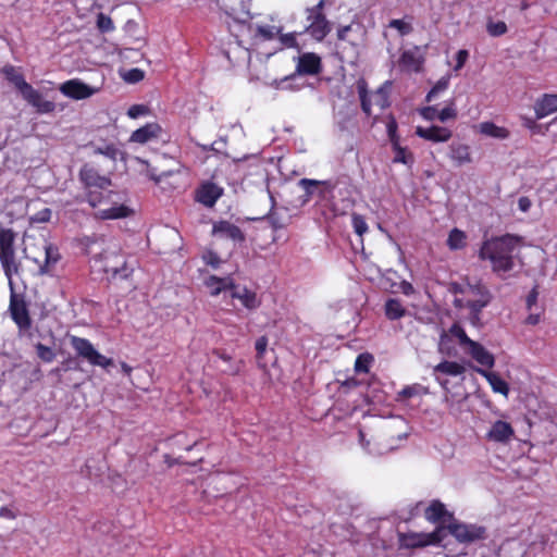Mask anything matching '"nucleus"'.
Listing matches in <instances>:
<instances>
[{"instance_id":"nucleus-1","label":"nucleus","mask_w":557,"mask_h":557,"mask_svg":"<svg viewBox=\"0 0 557 557\" xmlns=\"http://www.w3.org/2000/svg\"><path fill=\"white\" fill-rule=\"evenodd\" d=\"M81 180L86 189L87 201L97 210L96 215L99 219H121L132 213L128 207L120 203V194L109 189L110 178L99 175L91 165L86 164L81 170Z\"/></svg>"},{"instance_id":"nucleus-2","label":"nucleus","mask_w":557,"mask_h":557,"mask_svg":"<svg viewBox=\"0 0 557 557\" xmlns=\"http://www.w3.org/2000/svg\"><path fill=\"white\" fill-rule=\"evenodd\" d=\"M520 250V239L512 235L493 237L485 240L479 252L483 261H488L494 273L499 276L512 271Z\"/></svg>"},{"instance_id":"nucleus-3","label":"nucleus","mask_w":557,"mask_h":557,"mask_svg":"<svg viewBox=\"0 0 557 557\" xmlns=\"http://www.w3.org/2000/svg\"><path fill=\"white\" fill-rule=\"evenodd\" d=\"M450 290L455 294L454 305L459 310L460 318L472 325H480V313L491 299V293L482 283H453Z\"/></svg>"},{"instance_id":"nucleus-4","label":"nucleus","mask_w":557,"mask_h":557,"mask_svg":"<svg viewBox=\"0 0 557 557\" xmlns=\"http://www.w3.org/2000/svg\"><path fill=\"white\" fill-rule=\"evenodd\" d=\"M457 343L465 354L470 355L479 364L485 368H493L495 363L494 356L485 349L480 343L468 337L465 330L458 324H453L447 331L441 334L438 342L440 352L447 356H456L455 348Z\"/></svg>"},{"instance_id":"nucleus-5","label":"nucleus","mask_w":557,"mask_h":557,"mask_svg":"<svg viewBox=\"0 0 557 557\" xmlns=\"http://www.w3.org/2000/svg\"><path fill=\"white\" fill-rule=\"evenodd\" d=\"M23 252L25 257L32 260L40 274L50 273L60 259L57 247L49 244L42 236L35 237L25 233L23 236Z\"/></svg>"},{"instance_id":"nucleus-6","label":"nucleus","mask_w":557,"mask_h":557,"mask_svg":"<svg viewBox=\"0 0 557 557\" xmlns=\"http://www.w3.org/2000/svg\"><path fill=\"white\" fill-rule=\"evenodd\" d=\"M15 233L0 224V262L7 276L17 271L14 250Z\"/></svg>"},{"instance_id":"nucleus-7","label":"nucleus","mask_w":557,"mask_h":557,"mask_svg":"<svg viewBox=\"0 0 557 557\" xmlns=\"http://www.w3.org/2000/svg\"><path fill=\"white\" fill-rule=\"evenodd\" d=\"M103 86V78L99 84L88 85L79 78H72L59 86L62 95L73 100H85L98 94Z\"/></svg>"},{"instance_id":"nucleus-8","label":"nucleus","mask_w":557,"mask_h":557,"mask_svg":"<svg viewBox=\"0 0 557 557\" xmlns=\"http://www.w3.org/2000/svg\"><path fill=\"white\" fill-rule=\"evenodd\" d=\"M70 342L76 352L86 359L90 364L101 368H108L113 363V360L101 355L92 344L82 337L71 336Z\"/></svg>"},{"instance_id":"nucleus-9","label":"nucleus","mask_w":557,"mask_h":557,"mask_svg":"<svg viewBox=\"0 0 557 557\" xmlns=\"http://www.w3.org/2000/svg\"><path fill=\"white\" fill-rule=\"evenodd\" d=\"M358 89L361 98V104L363 111L368 115H376L375 111L381 112L388 106L387 91L384 88H380L374 92L367 94L364 89V83H358Z\"/></svg>"},{"instance_id":"nucleus-10","label":"nucleus","mask_w":557,"mask_h":557,"mask_svg":"<svg viewBox=\"0 0 557 557\" xmlns=\"http://www.w3.org/2000/svg\"><path fill=\"white\" fill-rule=\"evenodd\" d=\"M324 0H319L318 3L308 10V26L307 30L317 39L322 40L330 32V25L325 16L322 14Z\"/></svg>"},{"instance_id":"nucleus-11","label":"nucleus","mask_w":557,"mask_h":557,"mask_svg":"<svg viewBox=\"0 0 557 557\" xmlns=\"http://www.w3.org/2000/svg\"><path fill=\"white\" fill-rule=\"evenodd\" d=\"M444 528H438L431 533L410 532L401 537L404 547L414 548L429 545H436L444 541Z\"/></svg>"},{"instance_id":"nucleus-12","label":"nucleus","mask_w":557,"mask_h":557,"mask_svg":"<svg viewBox=\"0 0 557 557\" xmlns=\"http://www.w3.org/2000/svg\"><path fill=\"white\" fill-rule=\"evenodd\" d=\"M95 261L102 263L101 269L106 273H111L113 276L119 275L123 278H126L132 272V269L126 267L123 257L119 256L114 251H106L99 257V259H96Z\"/></svg>"},{"instance_id":"nucleus-13","label":"nucleus","mask_w":557,"mask_h":557,"mask_svg":"<svg viewBox=\"0 0 557 557\" xmlns=\"http://www.w3.org/2000/svg\"><path fill=\"white\" fill-rule=\"evenodd\" d=\"M484 530L481 527L469 524H451L446 530L444 529V540L450 536L459 543H471L475 540L482 539Z\"/></svg>"},{"instance_id":"nucleus-14","label":"nucleus","mask_w":557,"mask_h":557,"mask_svg":"<svg viewBox=\"0 0 557 557\" xmlns=\"http://www.w3.org/2000/svg\"><path fill=\"white\" fill-rule=\"evenodd\" d=\"M18 91L23 99L36 108L39 113H49L53 111V102L45 100L39 91L34 89L27 82L18 89Z\"/></svg>"},{"instance_id":"nucleus-15","label":"nucleus","mask_w":557,"mask_h":557,"mask_svg":"<svg viewBox=\"0 0 557 557\" xmlns=\"http://www.w3.org/2000/svg\"><path fill=\"white\" fill-rule=\"evenodd\" d=\"M18 91L23 99L36 108L39 113H49L53 111V102L45 100L39 91L34 89L27 82L18 89Z\"/></svg>"},{"instance_id":"nucleus-16","label":"nucleus","mask_w":557,"mask_h":557,"mask_svg":"<svg viewBox=\"0 0 557 557\" xmlns=\"http://www.w3.org/2000/svg\"><path fill=\"white\" fill-rule=\"evenodd\" d=\"M18 91L23 99L36 108L39 113H49L53 111V102L45 100L39 91L34 89L27 82L18 89Z\"/></svg>"},{"instance_id":"nucleus-17","label":"nucleus","mask_w":557,"mask_h":557,"mask_svg":"<svg viewBox=\"0 0 557 557\" xmlns=\"http://www.w3.org/2000/svg\"><path fill=\"white\" fill-rule=\"evenodd\" d=\"M448 158L455 166H463L473 162L472 149L468 144L454 141L448 147Z\"/></svg>"},{"instance_id":"nucleus-18","label":"nucleus","mask_w":557,"mask_h":557,"mask_svg":"<svg viewBox=\"0 0 557 557\" xmlns=\"http://www.w3.org/2000/svg\"><path fill=\"white\" fill-rule=\"evenodd\" d=\"M466 368L456 361H443L434 367L433 374L436 381L444 387L447 388V381L442 376H461L463 375Z\"/></svg>"},{"instance_id":"nucleus-19","label":"nucleus","mask_w":557,"mask_h":557,"mask_svg":"<svg viewBox=\"0 0 557 557\" xmlns=\"http://www.w3.org/2000/svg\"><path fill=\"white\" fill-rule=\"evenodd\" d=\"M162 128L158 123H147L146 125L134 131L129 136V143L147 144L153 139H158Z\"/></svg>"},{"instance_id":"nucleus-20","label":"nucleus","mask_w":557,"mask_h":557,"mask_svg":"<svg viewBox=\"0 0 557 557\" xmlns=\"http://www.w3.org/2000/svg\"><path fill=\"white\" fill-rule=\"evenodd\" d=\"M212 235L220 239L240 242L244 236L239 227L228 221H218L213 224Z\"/></svg>"},{"instance_id":"nucleus-21","label":"nucleus","mask_w":557,"mask_h":557,"mask_svg":"<svg viewBox=\"0 0 557 557\" xmlns=\"http://www.w3.org/2000/svg\"><path fill=\"white\" fill-rule=\"evenodd\" d=\"M321 70V59L313 52H306L297 58L296 72L298 74L315 75Z\"/></svg>"},{"instance_id":"nucleus-22","label":"nucleus","mask_w":557,"mask_h":557,"mask_svg":"<svg viewBox=\"0 0 557 557\" xmlns=\"http://www.w3.org/2000/svg\"><path fill=\"white\" fill-rule=\"evenodd\" d=\"M416 134L419 137L433 143H446L453 135L450 129L437 125L430 127L418 126L416 128Z\"/></svg>"},{"instance_id":"nucleus-23","label":"nucleus","mask_w":557,"mask_h":557,"mask_svg":"<svg viewBox=\"0 0 557 557\" xmlns=\"http://www.w3.org/2000/svg\"><path fill=\"white\" fill-rule=\"evenodd\" d=\"M513 434L515 432L510 423L497 420L492 424L486 436L492 442L508 443L513 437Z\"/></svg>"},{"instance_id":"nucleus-24","label":"nucleus","mask_w":557,"mask_h":557,"mask_svg":"<svg viewBox=\"0 0 557 557\" xmlns=\"http://www.w3.org/2000/svg\"><path fill=\"white\" fill-rule=\"evenodd\" d=\"M205 287L211 296H219L221 294L230 295L231 288L233 286V281L231 277H218L211 275L207 277L203 282Z\"/></svg>"},{"instance_id":"nucleus-25","label":"nucleus","mask_w":557,"mask_h":557,"mask_svg":"<svg viewBox=\"0 0 557 557\" xmlns=\"http://www.w3.org/2000/svg\"><path fill=\"white\" fill-rule=\"evenodd\" d=\"M557 111V94H545L534 103V112L537 119H544Z\"/></svg>"},{"instance_id":"nucleus-26","label":"nucleus","mask_w":557,"mask_h":557,"mask_svg":"<svg viewBox=\"0 0 557 557\" xmlns=\"http://www.w3.org/2000/svg\"><path fill=\"white\" fill-rule=\"evenodd\" d=\"M475 371L488 382V384L494 393L500 394L506 398L508 397L509 386L500 377V375L498 373H496L494 371H488L483 368H478Z\"/></svg>"},{"instance_id":"nucleus-27","label":"nucleus","mask_w":557,"mask_h":557,"mask_svg":"<svg viewBox=\"0 0 557 557\" xmlns=\"http://www.w3.org/2000/svg\"><path fill=\"white\" fill-rule=\"evenodd\" d=\"M230 296L234 299H238L247 309H255L260 305L257 295L246 287H240L233 284Z\"/></svg>"},{"instance_id":"nucleus-28","label":"nucleus","mask_w":557,"mask_h":557,"mask_svg":"<svg viewBox=\"0 0 557 557\" xmlns=\"http://www.w3.org/2000/svg\"><path fill=\"white\" fill-rule=\"evenodd\" d=\"M10 311L12 319L21 330H25L29 326L30 320L28 311L23 301L12 298L10 304Z\"/></svg>"},{"instance_id":"nucleus-29","label":"nucleus","mask_w":557,"mask_h":557,"mask_svg":"<svg viewBox=\"0 0 557 557\" xmlns=\"http://www.w3.org/2000/svg\"><path fill=\"white\" fill-rule=\"evenodd\" d=\"M476 129L481 135L497 140H505L510 136L508 128L488 121L480 123Z\"/></svg>"},{"instance_id":"nucleus-30","label":"nucleus","mask_w":557,"mask_h":557,"mask_svg":"<svg viewBox=\"0 0 557 557\" xmlns=\"http://www.w3.org/2000/svg\"><path fill=\"white\" fill-rule=\"evenodd\" d=\"M222 195V188L212 183L203 184L197 193L199 202L212 207Z\"/></svg>"},{"instance_id":"nucleus-31","label":"nucleus","mask_w":557,"mask_h":557,"mask_svg":"<svg viewBox=\"0 0 557 557\" xmlns=\"http://www.w3.org/2000/svg\"><path fill=\"white\" fill-rule=\"evenodd\" d=\"M422 64V57L418 49L407 50L401 54L400 65L406 71L417 72Z\"/></svg>"},{"instance_id":"nucleus-32","label":"nucleus","mask_w":557,"mask_h":557,"mask_svg":"<svg viewBox=\"0 0 557 557\" xmlns=\"http://www.w3.org/2000/svg\"><path fill=\"white\" fill-rule=\"evenodd\" d=\"M446 515L447 510L445 505L438 500L431 502L424 511L425 519L433 522L444 519Z\"/></svg>"},{"instance_id":"nucleus-33","label":"nucleus","mask_w":557,"mask_h":557,"mask_svg":"<svg viewBox=\"0 0 557 557\" xmlns=\"http://www.w3.org/2000/svg\"><path fill=\"white\" fill-rule=\"evenodd\" d=\"M447 246L450 250H459L467 246V235L459 228H454L447 237Z\"/></svg>"},{"instance_id":"nucleus-34","label":"nucleus","mask_w":557,"mask_h":557,"mask_svg":"<svg viewBox=\"0 0 557 557\" xmlns=\"http://www.w3.org/2000/svg\"><path fill=\"white\" fill-rule=\"evenodd\" d=\"M394 156V162L403 163L405 165H411L414 161L413 156L410 151H408L405 147H403L399 143L392 144Z\"/></svg>"},{"instance_id":"nucleus-35","label":"nucleus","mask_w":557,"mask_h":557,"mask_svg":"<svg viewBox=\"0 0 557 557\" xmlns=\"http://www.w3.org/2000/svg\"><path fill=\"white\" fill-rule=\"evenodd\" d=\"M405 308L398 299L391 298L385 304V313L388 319L396 320L405 315Z\"/></svg>"},{"instance_id":"nucleus-36","label":"nucleus","mask_w":557,"mask_h":557,"mask_svg":"<svg viewBox=\"0 0 557 557\" xmlns=\"http://www.w3.org/2000/svg\"><path fill=\"white\" fill-rule=\"evenodd\" d=\"M281 29L273 25H258L256 27V36L263 40H271L277 37Z\"/></svg>"},{"instance_id":"nucleus-37","label":"nucleus","mask_w":557,"mask_h":557,"mask_svg":"<svg viewBox=\"0 0 557 557\" xmlns=\"http://www.w3.org/2000/svg\"><path fill=\"white\" fill-rule=\"evenodd\" d=\"M3 73L17 90L26 83L23 75L13 66H5Z\"/></svg>"},{"instance_id":"nucleus-38","label":"nucleus","mask_w":557,"mask_h":557,"mask_svg":"<svg viewBox=\"0 0 557 557\" xmlns=\"http://www.w3.org/2000/svg\"><path fill=\"white\" fill-rule=\"evenodd\" d=\"M449 76L441 77L430 92L426 95V100L432 101L435 99L441 92L445 91L449 86Z\"/></svg>"},{"instance_id":"nucleus-39","label":"nucleus","mask_w":557,"mask_h":557,"mask_svg":"<svg viewBox=\"0 0 557 557\" xmlns=\"http://www.w3.org/2000/svg\"><path fill=\"white\" fill-rule=\"evenodd\" d=\"M150 114L151 110L146 104H133L127 110V116L132 120L149 116Z\"/></svg>"},{"instance_id":"nucleus-40","label":"nucleus","mask_w":557,"mask_h":557,"mask_svg":"<svg viewBox=\"0 0 557 557\" xmlns=\"http://www.w3.org/2000/svg\"><path fill=\"white\" fill-rule=\"evenodd\" d=\"M487 32L491 36H500L507 32V25L503 21H488Z\"/></svg>"},{"instance_id":"nucleus-41","label":"nucleus","mask_w":557,"mask_h":557,"mask_svg":"<svg viewBox=\"0 0 557 557\" xmlns=\"http://www.w3.org/2000/svg\"><path fill=\"white\" fill-rule=\"evenodd\" d=\"M267 347H268L267 337L262 336L257 339V342H256L257 361H258L259 367H261L263 369L265 368V364L263 362V355L267 351Z\"/></svg>"},{"instance_id":"nucleus-42","label":"nucleus","mask_w":557,"mask_h":557,"mask_svg":"<svg viewBox=\"0 0 557 557\" xmlns=\"http://www.w3.org/2000/svg\"><path fill=\"white\" fill-rule=\"evenodd\" d=\"M13 205L17 206V210H11L10 208L7 209V213L11 218H18L26 212L27 202L23 197L15 198L13 200Z\"/></svg>"},{"instance_id":"nucleus-43","label":"nucleus","mask_w":557,"mask_h":557,"mask_svg":"<svg viewBox=\"0 0 557 557\" xmlns=\"http://www.w3.org/2000/svg\"><path fill=\"white\" fill-rule=\"evenodd\" d=\"M38 357L45 362H51L55 358L54 351L40 343L36 345Z\"/></svg>"},{"instance_id":"nucleus-44","label":"nucleus","mask_w":557,"mask_h":557,"mask_svg":"<svg viewBox=\"0 0 557 557\" xmlns=\"http://www.w3.org/2000/svg\"><path fill=\"white\" fill-rule=\"evenodd\" d=\"M391 292L403 293L406 296H410L414 293V288L409 282L401 281L398 284H391Z\"/></svg>"},{"instance_id":"nucleus-45","label":"nucleus","mask_w":557,"mask_h":557,"mask_svg":"<svg viewBox=\"0 0 557 557\" xmlns=\"http://www.w3.org/2000/svg\"><path fill=\"white\" fill-rule=\"evenodd\" d=\"M371 362L372 356L368 354L360 355L355 362V369L357 372H368Z\"/></svg>"},{"instance_id":"nucleus-46","label":"nucleus","mask_w":557,"mask_h":557,"mask_svg":"<svg viewBox=\"0 0 557 557\" xmlns=\"http://www.w3.org/2000/svg\"><path fill=\"white\" fill-rule=\"evenodd\" d=\"M389 27L396 29L399 35H406L411 30L410 22L406 20H393L389 23Z\"/></svg>"},{"instance_id":"nucleus-47","label":"nucleus","mask_w":557,"mask_h":557,"mask_svg":"<svg viewBox=\"0 0 557 557\" xmlns=\"http://www.w3.org/2000/svg\"><path fill=\"white\" fill-rule=\"evenodd\" d=\"M97 26L103 33L112 32L114 29L112 20L102 13L98 15Z\"/></svg>"},{"instance_id":"nucleus-48","label":"nucleus","mask_w":557,"mask_h":557,"mask_svg":"<svg viewBox=\"0 0 557 557\" xmlns=\"http://www.w3.org/2000/svg\"><path fill=\"white\" fill-rule=\"evenodd\" d=\"M456 116H457V111L453 103L450 106L442 109L441 111H438V114H437V119L442 123L447 122L449 120H455Z\"/></svg>"},{"instance_id":"nucleus-49","label":"nucleus","mask_w":557,"mask_h":557,"mask_svg":"<svg viewBox=\"0 0 557 557\" xmlns=\"http://www.w3.org/2000/svg\"><path fill=\"white\" fill-rule=\"evenodd\" d=\"M386 131L388 138L391 140V144L399 143V136L397 135V123L394 117H389V121L386 125Z\"/></svg>"},{"instance_id":"nucleus-50","label":"nucleus","mask_w":557,"mask_h":557,"mask_svg":"<svg viewBox=\"0 0 557 557\" xmlns=\"http://www.w3.org/2000/svg\"><path fill=\"white\" fill-rule=\"evenodd\" d=\"M202 259L206 264L212 267L213 269H216L223 262L222 259L211 250L206 251L202 256Z\"/></svg>"},{"instance_id":"nucleus-51","label":"nucleus","mask_w":557,"mask_h":557,"mask_svg":"<svg viewBox=\"0 0 557 557\" xmlns=\"http://www.w3.org/2000/svg\"><path fill=\"white\" fill-rule=\"evenodd\" d=\"M352 226H354L355 232L359 236H362L368 231V225H367L364 219L357 214H355L352 216Z\"/></svg>"},{"instance_id":"nucleus-52","label":"nucleus","mask_w":557,"mask_h":557,"mask_svg":"<svg viewBox=\"0 0 557 557\" xmlns=\"http://www.w3.org/2000/svg\"><path fill=\"white\" fill-rule=\"evenodd\" d=\"M119 153V150L114 146H106L104 148H98L95 150V154H103L111 161H114Z\"/></svg>"},{"instance_id":"nucleus-53","label":"nucleus","mask_w":557,"mask_h":557,"mask_svg":"<svg viewBox=\"0 0 557 557\" xmlns=\"http://www.w3.org/2000/svg\"><path fill=\"white\" fill-rule=\"evenodd\" d=\"M123 78L128 83H137L144 78V72L139 69H132L123 75Z\"/></svg>"},{"instance_id":"nucleus-54","label":"nucleus","mask_w":557,"mask_h":557,"mask_svg":"<svg viewBox=\"0 0 557 557\" xmlns=\"http://www.w3.org/2000/svg\"><path fill=\"white\" fill-rule=\"evenodd\" d=\"M51 216V210L48 208H44L39 212H37L35 215L30 218L32 223H42L50 220Z\"/></svg>"},{"instance_id":"nucleus-55","label":"nucleus","mask_w":557,"mask_h":557,"mask_svg":"<svg viewBox=\"0 0 557 557\" xmlns=\"http://www.w3.org/2000/svg\"><path fill=\"white\" fill-rule=\"evenodd\" d=\"M280 42L288 48L296 47V35L294 33L278 35Z\"/></svg>"},{"instance_id":"nucleus-56","label":"nucleus","mask_w":557,"mask_h":557,"mask_svg":"<svg viewBox=\"0 0 557 557\" xmlns=\"http://www.w3.org/2000/svg\"><path fill=\"white\" fill-rule=\"evenodd\" d=\"M226 12L237 22H246L249 18V13L244 9L237 11L232 7L230 11L227 10Z\"/></svg>"},{"instance_id":"nucleus-57","label":"nucleus","mask_w":557,"mask_h":557,"mask_svg":"<svg viewBox=\"0 0 557 557\" xmlns=\"http://www.w3.org/2000/svg\"><path fill=\"white\" fill-rule=\"evenodd\" d=\"M469 58V52L465 49H461L456 54V65L454 66L455 71H459L462 69L465 63L467 62Z\"/></svg>"},{"instance_id":"nucleus-58","label":"nucleus","mask_w":557,"mask_h":557,"mask_svg":"<svg viewBox=\"0 0 557 557\" xmlns=\"http://www.w3.org/2000/svg\"><path fill=\"white\" fill-rule=\"evenodd\" d=\"M421 116L426 121H433L437 119V110L434 107H424L420 109Z\"/></svg>"},{"instance_id":"nucleus-59","label":"nucleus","mask_w":557,"mask_h":557,"mask_svg":"<svg viewBox=\"0 0 557 557\" xmlns=\"http://www.w3.org/2000/svg\"><path fill=\"white\" fill-rule=\"evenodd\" d=\"M321 182L319 181L308 178H302L299 181V185L307 191L308 195H311L313 193L312 188L319 186Z\"/></svg>"},{"instance_id":"nucleus-60","label":"nucleus","mask_w":557,"mask_h":557,"mask_svg":"<svg viewBox=\"0 0 557 557\" xmlns=\"http://www.w3.org/2000/svg\"><path fill=\"white\" fill-rule=\"evenodd\" d=\"M419 389H420V387L416 386V385L407 386L399 392V396L403 398H410V397L418 395Z\"/></svg>"},{"instance_id":"nucleus-61","label":"nucleus","mask_w":557,"mask_h":557,"mask_svg":"<svg viewBox=\"0 0 557 557\" xmlns=\"http://www.w3.org/2000/svg\"><path fill=\"white\" fill-rule=\"evenodd\" d=\"M517 205H518V209L523 212V213H527L529 212V210L531 209L532 207V201L530 198L528 197H520L517 201Z\"/></svg>"},{"instance_id":"nucleus-62","label":"nucleus","mask_w":557,"mask_h":557,"mask_svg":"<svg viewBox=\"0 0 557 557\" xmlns=\"http://www.w3.org/2000/svg\"><path fill=\"white\" fill-rule=\"evenodd\" d=\"M537 297H539V293L536 292V289H532L530 292V294L528 295V297H527V307H528V309L530 311H532L533 306L536 305Z\"/></svg>"},{"instance_id":"nucleus-63","label":"nucleus","mask_w":557,"mask_h":557,"mask_svg":"<svg viewBox=\"0 0 557 557\" xmlns=\"http://www.w3.org/2000/svg\"><path fill=\"white\" fill-rule=\"evenodd\" d=\"M541 321V312H530L525 319V323L536 325Z\"/></svg>"},{"instance_id":"nucleus-64","label":"nucleus","mask_w":557,"mask_h":557,"mask_svg":"<svg viewBox=\"0 0 557 557\" xmlns=\"http://www.w3.org/2000/svg\"><path fill=\"white\" fill-rule=\"evenodd\" d=\"M350 27L349 26H345L341 29H338V33H337V36L339 39H345L346 37V34L349 32Z\"/></svg>"}]
</instances>
